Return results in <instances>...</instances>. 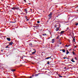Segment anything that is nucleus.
Listing matches in <instances>:
<instances>
[{"instance_id":"nucleus-46","label":"nucleus","mask_w":78,"mask_h":78,"mask_svg":"<svg viewBox=\"0 0 78 78\" xmlns=\"http://www.w3.org/2000/svg\"><path fill=\"white\" fill-rule=\"evenodd\" d=\"M2 51H3V50L2 49L1 50Z\"/></svg>"},{"instance_id":"nucleus-11","label":"nucleus","mask_w":78,"mask_h":78,"mask_svg":"<svg viewBox=\"0 0 78 78\" xmlns=\"http://www.w3.org/2000/svg\"><path fill=\"white\" fill-rule=\"evenodd\" d=\"M62 51L63 53H65V52H66V50H65V49H62Z\"/></svg>"},{"instance_id":"nucleus-23","label":"nucleus","mask_w":78,"mask_h":78,"mask_svg":"<svg viewBox=\"0 0 78 78\" xmlns=\"http://www.w3.org/2000/svg\"><path fill=\"white\" fill-rule=\"evenodd\" d=\"M48 62V64H50V62L49 61H48V62Z\"/></svg>"},{"instance_id":"nucleus-3","label":"nucleus","mask_w":78,"mask_h":78,"mask_svg":"<svg viewBox=\"0 0 78 78\" xmlns=\"http://www.w3.org/2000/svg\"><path fill=\"white\" fill-rule=\"evenodd\" d=\"M6 39L8 41H11V38L9 37H7Z\"/></svg>"},{"instance_id":"nucleus-14","label":"nucleus","mask_w":78,"mask_h":78,"mask_svg":"<svg viewBox=\"0 0 78 78\" xmlns=\"http://www.w3.org/2000/svg\"><path fill=\"white\" fill-rule=\"evenodd\" d=\"M51 56H50V57H47V58H46L45 59H50V58H51Z\"/></svg>"},{"instance_id":"nucleus-41","label":"nucleus","mask_w":78,"mask_h":78,"mask_svg":"<svg viewBox=\"0 0 78 78\" xmlns=\"http://www.w3.org/2000/svg\"><path fill=\"white\" fill-rule=\"evenodd\" d=\"M61 44V42H60V43L59 44Z\"/></svg>"},{"instance_id":"nucleus-5","label":"nucleus","mask_w":78,"mask_h":78,"mask_svg":"<svg viewBox=\"0 0 78 78\" xmlns=\"http://www.w3.org/2000/svg\"><path fill=\"white\" fill-rule=\"evenodd\" d=\"M19 7L17 6H15V9H19Z\"/></svg>"},{"instance_id":"nucleus-29","label":"nucleus","mask_w":78,"mask_h":78,"mask_svg":"<svg viewBox=\"0 0 78 78\" xmlns=\"http://www.w3.org/2000/svg\"><path fill=\"white\" fill-rule=\"evenodd\" d=\"M34 27H35V28H36V27H38V26H34Z\"/></svg>"},{"instance_id":"nucleus-9","label":"nucleus","mask_w":78,"mask_h":78,"mask_svg":"<svg viewBox=\"0 0 78 78\" xmlns=\"http://www.w3.org/2000/svg\"><path fill=\"white\" fill-rule=\"evenodd\" d=\"M52 43H54L55 42V39H53L52 40Z\"/></svg>"},{"instance_id":"nucleus-22","label":"nucleus","mask_w":78,"mask_h":78,"mask_svg":"<svg viewBox=\"0 0 78 78\" xmlns=\"http://www.w3.org/2000/svg\"><path fill=\"white\" fill-rule=\"evenodd\" d=\"M9 48V47H8V45H7V46H6V47H5V48Z\"/></svg>"},{"instance_id":"nucleus-28","label":"nucleus","mask_w":78,"mask_h":78,"mask_svg":"<svg viewBox=\"0 0 78 78\" xmlns=\"http://www.w3.org/2000/svg\"><path fill=\"white\" fill-rule=\"evenodd\" d=\"M67 30H69V27H67Z\"/></svg>"},{"instance_id":"nucleus-52","label":"nucleus","mask_w":78,"mask_h":78,"mask_svg":"<svg viewBox=\"0 0 78 78\" xmlns=\"http://www.w3.org/2000/svg\"><path fill=\"white\" fill-rule=\"evenodd\" d=\"M15 76V77H16V76Z\"/></svg>"},{"instance_id":"nucleus-51","label":"nucleus","mask_w":78,"mask_h":78,"mask_svg":"<svg viewBox=\"0 0 78 78\" xmlns=\"http://www.w3.org/2000/svg\"><path fill=\"white\" fill-rule=\"evenodd\" d=\"M42 53H43V52H42Z\"/></svg>"},{"instance_id":"nucleus-53","label":"nucleus","mask_w":78,"mask_h":78,"mask_svg":"<svg viewBox=\"0 0 78 78\" xmlns=\"http://www.w3.org/2000/svg\"><path fill=\"white\" fill-rule=\"evenodd\" d=\"M59 42H60V41H59Z\"/></svg>"},{"instance_id":"nucleus-35","label":"nucleus","mask_w":78,"mask_h":78,"mask_svg":"<svg viewBox=\"0 0 78 78\" xmlns=\"http://www.w3.org/2000/svg\"><path fill=\"white\" fill-rule=\"evenodd\" d=\"M33 78V76H30V78Z\"/></svg>"},{"instance_id":"nucleus-12","label":"nucleus","mask_w":78,"mask_h":78,"mask_svg":"<svg viewBox=\"0 0 78 78\" xmlns=\"http://www.w3.org/2000/svg\"><path fill=\"white\" fill-rule=\"evenodd\" d=\"M59 27H57L56 29V31H58V30H59Z\"/></svg>"},{"instance_id":"nucleus-19","label":"nucleus","mask_w":78,"mask_h":78,"mask_svg":"<svg viewBox=\"0 0 78 78\" xmlns=\"http://www.w3.org/2000/svg\"><path fill=\"white\" fill-rule=\"evenodd\" d=\"M67 52L66 53V54L67 55V54H68V53H69V51H68V50H67Z\"/></svg>"},{"instance_id":"nucleus-8","label":"nucleus","mask_w":78,"mask_h":78,"mask_svg":"<svg viewBox=\"0 0 78 78\" xmlns=\"http://www.w3.org/2000/svg\"><path fill=\"white\" fill-rule=\"evenodd\" d=\"M65 32V31H62L61 32L60 34H63V33H64Z\"/></svg>"},{"instance_id":"nucleus-2","label":"nucleus","mask_w":78,"mask_h":78,"mask_svg":"<svg viewBox=\"0 0 78 78\" xmlns=\"http://www.w3.org/2000/svg\"><path fill=\"white\" fill-rule=\"evenodd\" d=\"M73 42H75V37H73Z\"/></svg>"},{"instance_id":"nucleus-47","label":"nucleus","mask_w":78,"mask_h":78,"mask_svg":"<svg viewBox=\"0 0 78 78\" xmlns=\"http://www.w3.org/2000/svg\"><path fill=\"white\" fill-rule=\"evenodd\" d=\"M10 22V23H11V22H12V21H11V22Z\"/></svg>"},{"instance_id":"nucleus-38","label":"nucleus","mask_w":78,"mask_h":78,"mask_svg":"<svg viewBox=\"0 0 78 78\" xmlns=\"http://www.w3.org/2000/svg\"><path fill=\"white\" fill-rule=\"evenodd\" d=\"M32 76H33H33H35L34 75H32Z\"/></svg>"},{"instance_id":"nucleus-37","label":"nucleus","mask_w":78,"mask_h":78,"mask_svg":"<svg viewBox=\"0 0 78 78\" xmlns=\"http://www.w3.org/2000/svg\"><path fill=\"white\" fill-rule=\"evenodd\" d=\"M26 20H27V21H28V20H29V19H27Z\"/></svg>"},{"instance_id":"nucleus-45","label":"nucleus","mask_w":78,"mask_h":78,"mask_svg":"<svg viewBox=\"0 0 78 78\" xmlns=\"http://www.w3.org/2000/svg\"><path fill=\"white\" fill-rule=\"evenodd\" d=\"M8 46H9V45H9H9H8Z\"/></svg>"},{"instance_id":"nucleus-32","label":"nucleus","mask_w":78,"mask_h":78,"mask_svg":"<svg viewBox=\"0 0 78 78\" xmlns=\"http://www.w3.org/2000/svg\"><path fill=\"white\" fill-rule=\"evenodd\" d=\"M73 51H76V50H75V49H73Z\"/></svg>"},{"instance_id":"nucleus-18","label":"nucleus","mask_w":78,"mask_h":78,"mask_svg":"<svg viewBox=\"0 0 78 78\" xmlns=\"http://www.w3.org/2000/svg\"><path fill=\"white\" fill-rule=\"evenodd\" d=\"M15 6L13 7V8H12L11 9H15Z\"/></svg>"},{"instance_id":"nucleus-49","label":"nucleus","mask_w":78,"mask_h":78,"mask_svg":"<svg viewBox=\"0 0 78 78\" xmlns=\"http://www.w3.org/2000/svg\"><path fill=\"white\" fill-rule=\"evenodd\" d=\"M60 51H62V50H60Z\"/></svg>"},{"instance_id":"nucleus-44","label":"nucleus","mask_w":78,"mask_h":78,"mask_svg":"<svg viewBox=\"0 0 78 78\" xmlns=\"http://www.w3.org/2000/svg\"><path fill=\"white\" fill-rule=\"evenodd\" d=\"M29 5H31V4L30 3H29Z\"/></svg>"},{"instance_id":"nucleus-36","label":"nucleus","mask_w":78,"mask_h":78,"mask_svg":"<svg viewBox=\"0 0 78 78\" xmlns=\"http://www.w3.org/2000/svg\"><path fill=\"white\" fill-rule=\"evenodd\" d=\"M67 46H68V45H67V44L66 45V46H65V47H67Z\"/></svg>"},{"instance_id":"nucleus-6","label":"nucleus","mask_w":78,"mask_h":78,"mask_svg":"<svg viewBox=\"0 0 78 78\" xmlns=\"http://www.w3.org/2000/svg\"><path fill=\"white\" fill-rule=\"evenodd\" d=\"M13 44V42H11L10 43H9V45H12Z\"/></svg>"},{"instance_id":"nucleus-48","label":"nucleus","mask_w":78,"mask_h":78,"mask_svg":"<svg viewBox=\"0 0 78 78\" xmlns=\"http://www.w3.org/2000/svg\"><path fill=\"white\" fill-rule=\"evenodd\" d=\"M30 10H31V11H32V9H30Z\"/></svg>"},{"instance_id":"nucleus-7","label":"nucleus","mask_w":78,"mask_h":78,"mask_svg":"<svg viewBox=\"0 0 78 78\" xmlns=\"http://www.w3.org/2000/svg\"><path fill=\"white\" fill-rule=\"evenodd\" d=\"M71 61H72L73 62H75V61L73 60V58H72V60H71Z\"/></svg>"},{"instance_id":"nucleus-27","label":"nucleus","mask_w":78,"mask_h":78,"mask_svg":"<svg viewBox=\"0 0 78 78\" xmlns=\"http://www.w3.org/2000/svg\"><path fill=\"white\" fill-rule=\"evenodd\" d=\"M24 1L25 2V3H27V1L26 0H24Z\"/></svg>"},{"instance_id":"nucleus-16","label":"nucleus","mask_w":78,"mask_h":78,"mask_svg":"<svg viewBox=\"0 0 78 78\" xmlns=\"http://www.w3.org/2000/svg\"><path fill=\"white\" fill-rule=\"evenodd\" d=\"M11 71L13 72H14L16 71V69H11Z\"/></svg>"},{"instance_id":"nucleus-24","label":"nucleus","mask_w":78,"mask_h":78,"mask_svg":"<svg viewBox=\"0 0 78 78\" xmlns=\"http://www.w3.org/2000/svg\"><path fill=\"white\" fill-rule=\"evenodd\" d=\"M75 25H76V26L78 25V23H76L75 24Z\"/></svg>"},{"instance_id":"nucleus-42","label":"nucleus","mask_w":78,"mask_h":78,"mask_svg":"<svg viewBox=\"0 0 78 78\" xmlns=\"http://www.w3.org/2000/svg\"><path fill=\"white\" fill-rule=\"evenodd\" d=\"M34 51H36V50H35V49H34Z\"/></svg>"},{"instance_id":"nucleus-43","label":"nucleus","mask_w":78,"mask_h":78,"mask_svg":"<svg viewBox=\"0 0 78 78\" xmlns=\"http://www.w3.org/2000/svg\"><path fill=\"white\" fill-rule=\"evenodd\" d=\"M64 69H66V67H65Z\"/></svg>"},{"instance_id":"nucleus-33","label":"nucleus","mask_w":78,"mask_h":78,"mask_svg":"<svg viewBox=\"0 0 78 78\" xmlns=\"http://www.w3.org/2000/svg\"><path fill=\"white\" fill-rule=\"evenodd\" d=\"M75 46V48H77V47L76 46Z\"/></svg>"},{"instance_id":"nucleus-40","label":"nucleus","mask_w":78,"mask_h":78,"mask_svg":"<svg viewBox=\"0 0 78 78\" xmlns=\"http://www.w3.org/2000/svg\"><path fill=\"white\" fill-rule=\"evenodd\" d=\"M44 34V35H47V34Z\"/></svg>"},{"instance_id":"nucleus-10","label":"nucleus","mask_w":78,"mask_h":78,"mask_svg":"<svg viewBox=\"0 0 78 78\" xmlns=\"http://www.w3.org/2000/svg\"><path fill=\"white\" fill-rule=\"evenodd\" d=\"M41 73H39L38 74H35L34 76H38V75H39V74H41Z\"/></svg>"},{"instance_id":"nucleus-34","label":"nucleus","mask_w":78,"mask_h":78,"mask_svg":"<svg viewBox=\"0 0 78 78\" xmlns=\"http://www.w3.org/2000/svg\"><path fill=\"white\" fill-rule=\"evenodd\" d=\"M66 58H67L64 57V58H64V59H66Z\"/></svg>"},{"instance_id":"nucleus-26","label":"nucleus","mask_w":78,"mask_h":78,"mask_svg":"<svg viewBox=\"0 0 78 78\" xmlns=\"http://www.w3.org/2000/svg\"><path fill=\"white\" fill-rule=\"evenodd\" d=\"M59 36H58V37L56 38L57 39H59Z\"/></svg>"},{"instance_id":"nucleus-13","label":"nucleus","mask_w":78,"mask_h":78,"mask_svg":"<svg viewBox=\"0 0 78 78\" xmlns=\"http://www.w3.org/2000/svg\"><path fill=\"white\" fill-rule=\"evenodd\" d=\"M72 53H73V55H76V54H75V52L74 51H72Z\"/></svg>"},{"instance_id":"nucleus-20","label":"nucleus","mask_w":78,"mask_h":78,"mask_svg":"<svg viewBox=\"0 0 78 78\" xmlns=\"http://www.w3.org/2000/svg\"><path fill=\"white\" fill-rule=\"evenodd\" d=\"M25 17H26V20H27V19H28V17H27V16H25Z\"/></svg>"},{"instance_id":"nucleus-4","label":"nucleus","mask_w":78,"mask_h":78,"mask_svg":"<svg viewBox=\"0 0 78 78\" xmlns=\"http://www.w3.org/2000/svg\"><path fill=\"white\" fill-rule=\"evenodd\" d=\"M24 11L26 14H27V13H28V11H27V9H25Z\"/></svg>"},{"instance_id":"nucleus-1","label":"nucleus","mask_w":78,"mask_h":78,"mask_svg":"<svg viewBox=\"0 0 78 78\" xmlns=\"http://www.w3.org/2000/svg\"><path fill=\"white\" fill-rule=\"evenodd\" d=\"M49 19H50L52 17V13L51 12V13L48 15Z\"/></svg>"},{"instance_id":"nucleus-30","label":"nucleus","mask_w":78,"mask_h":78,"mask_svg":"<svg viewBox=\"0 0 78 78\" xmlns=\"http://www.w3.org/2000/svg\"><path fill=\"white\" fill-rule=\"evenodd\" d=\"M75 59H76V60H77V59H76V57H75Z\"/></svg>"},{"instance_id":"nucleus-50","label":"nucleus","mask_w":78,"mask_h":78,"mask_svg":"<svg viewBox=\"0 0 78 78\" xmlns=\"http://www.w3.org/2000/svg\"><path fill=\"white\" fill-rule=\"evenodd\" d=\"M68 59H69V58H67Z\"/></svg>"},{"instance_id":"nucleus-31","label":"nucleus","mask_w":78,"mask_h":78,"mask_svg":"<svg viewBox=\"0 0 78 78\" xmlns=\"http://www.w3.org/2000/svg\"><path fill=\"white\" fill-rule=\"evenodd\" d=\"M69 46H70V45H68V46H67V47H69Z\"/></svg>"},{"instance_id":"nucleus-25","label":"nucleus","mask_w":78,"mask_h":78,"mask_svg":"<svg viewBox=\"0 0 78 78\" xmlns=\"http://www.w3.org/2000/svg\"><path fill=\"white\" fill-rule=\"evenodd\" d=\"M37 23H40V21H37Z\"/></svg>"},{"instance_id":"nucleus-21","label":"nucleus","mask_w":78,"mask_h":78,"mask_svg":"<svg viewBox=\"0 0 78 78\" xmlns=\"http://www.w3.org/2000/svg\"><path fill=\"white\" fill-rule=\"evenodd\" d=\"M58 76H59L60 77H61V78L62 77V76H60V75H59V74H58Z\"/></svg>"},{"instance_id":"nucleus-17","label":"nucleus","mask_w":78,"mask_h":78,"mask_svg":"<svg viewBox=\"0 0 78 78\" xmlns=\"http://www.w3.org/2000/svg\"><path fill=\"white\" fill-rule=\"evenodd\" d=\"M29 45H30V46H31V47H33V46H32V43H30L29 44Z\"/></svg>"},{"instance_id":"nucleus-15","label":"nucleus","mask_w":78,"mask_h":78,"mask_svg":"<svg viewBox=\"0 0 78 78\" xmlns=\"http://www.w3.org/2000/svg\"><path fill=\"white\" fill-rule=\"evenodd\" d=\"M36 52V51H34L32 52V55H34V54Z\"/></svg>"},{"instance_id":"nucleus-39","label":"nucleus","mask_w":78,"mask_h":78,"mask_svg":"<svg viewBox=\"0 0 78 78\" xmlns=\"http://www.w3.org/2000/svg\"><path fill=\"white\" fill-rule=\"evenodd\" d=\"M42 35H43V36H45V34H42Z\"/></svg>"}]
</instances>
